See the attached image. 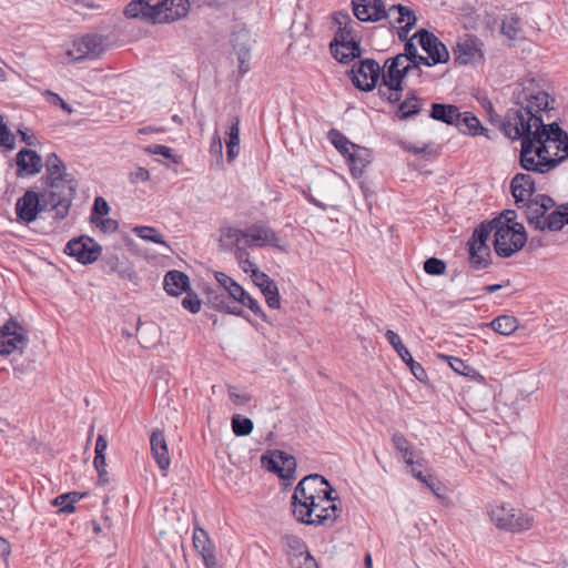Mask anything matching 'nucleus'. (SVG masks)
I'll use <instances>...</instances> for the list:
<instances>
[{"mask_svg": "<svg viewBox=\"0 0 568 568\" xmlns=\"http://www.w3.org/2000/svg\"><path fill=\"white\" fill-rule=\"evenodd\" d=\"M508 136L511 140H520L521 149L519 161L524 170L539 174H546L568 159V141L555 140L550 135L527 134Z\"/></svg>", "mask_w": 568, "mask_h": 568, "instance_id": "1", "label": "nucleus"}, {"mask_svg": "<svg viewBox=\"0 0 568 568\" xmlns=\"http://www.w3.org/2000/svg\"><path fill=\"white\" fill-rule=\"evenodd\" d=\"M516 108L507 111L505 120L500 124L506 136H520V132H529L530 123L535 118H541L540 113L550 109L555 100L546 91H531L524 88L515 95Z\"/></svg>", "mask_w": 568, "mask_h": 568, "instance_id": "2", "label": "nucleus"}, {"mask_svg": "<svg viewBox=\"0 0 568 568\" xmlns=\"http://www.w3.org/2000/svg\"><path fill=\"white\" fill-rule=\"evenodd\" d=\"M53 191L37 192L33 189L27 190L20 196L14 206L17 221L29 225L34 222L42 212H54V220H64L70 210L64 205L69 200H57Z\"/></svg>", "mask_w": 568, "mask_h": 568, "instance_id": "3", "label": "nucleus"}, {"mask_svg": "<svg viewBox=\"0 0 568 568\" xmlns=\"http://www.w3.org/2000/svg\"><path fill=\"white\" fill-rule=\"evenodd\" d=\"M189 0H162L151 4V0H131L123 13L129 19H140L149 23H169L185 17Z\"/></svg>", "mask_w": 568, "mask_h": 568, "instance_id": "4", "label": "nucleus"}, {"mask_svg": "<svg viewBox=\"0 0 568 568\" xmlns=\"http://www.w3.org/2000/svg\"><path fill=\"white\" fill-rule=\"evenodd\" d=\"M335 493L325 477L318 474H310L300 480L295 487L291 506L297 508L300 514L304 511V515H308V511L313 509L310 506H314L316 500L318 503L335 501L338 498L333 496Z\"/></svg>", "mask_w": 568, "mask_h": 568, "instance_id": "5", "label": "nucleus"}, {"mask_svg": "<svg viewBox=\"0 0 568 568\" xmlns=\"http://www.w3.org/2000/svg\"><path fill=\"white\" fill-rule=\"evenodd\" d=\"M43 165L45 174L41 181L47 187L44 191H53L57 200H69L64 205L70 210L77 193V180L67 172L65 164L55 153L48 154Z\"/></svg>", "mask_w": 568, "mask_h": 568, "instance_id": "6", "label": "nucleus"}, {"mask_svg": "<svg viewBox=\"0 0 568 568\" xmlns=\"http://www.w3.org/2000/svg\"><path fill=\"white\" fill-rule=\"evenodd\" d=\"M488 515L497 528L510 532L527 530L534 523L529 514L505 504L491 505Z\"/></svg>", "mask_w": 568, "mask_h": 568, "instance_id": "7", "label": "nucleus"}, {"mask_svg": "<svg viewBox=\"0 0 568 568\" xmlns=\"http://www.w3.org/2000/svg\"><path fill=\"white\" fill-rule=\"evenodd\" d=\"M527 242V233L520 223L499 224L495 232L494 248L498 256L509 257L520 251Z\"/></svg>", "mask_w": 568, "mask_h": 568, "instance_id": "8", "label": "nucleus"}, {"mask_svg": "<svg viewBox=\"0 0 568 568\" xmlns=\"http://www.w3.org/2000/svg\"><path fill=\"white\" fill-rule=\"evenodd\" d=\"M555 201L546 194H537L534 199L520 203L517 206L523 211V214L528 225L537 231H548V221L550 219L549 210L555 206Z\"/></svg>", "mask_w": 568, "mask_h": 568, "instance_id": "9", "label": "nucleus"}, {"mask_svg": "<svg viewBox=\"0 0 568 568\" xmlns=\"http://www.w3.org/2000/svg\"><path fill=\"white\" fill-rule=\"evenodd\" d=\"M314 504V506H311L313 509L308 511V515H304V511L300 514L297 508H293L296 520L308 526L332 527L341 516L342 508L335 501L318 503L316 500Z\"/></svg>", "mask_w": 568, "mask_h": 568, "instance_id": "10", "label": "nucleus"}, {"mask_svg": "<svg viewBox=\"0 0 568 568\" xmlns=\"http://www.w3.org/2000/svg\"><path fill=\"white\" fill-rule=\"evenodd\" d=\"M348 75L356 89L369 92L375 89L382 78V68L374 59H364L353 65Z\"/></svg>", "mask_w": 568, "mask_h": 568, "instance_id": "11", "label": "nucleus"}, {"mask_svg": "<svg viewBox=\"0 0 568 568\" xmlns=\"http://www.w3.org/2000/svg\"><path fill=\"white\" fill-rule=\"evenodd\" d=\"M263 467L276 474L281 479L293 480L296 471V459L293 455L280 449L266 452L261 458Z\"/></svg>", "mask_w": 568, "mask_h": 568, "instance_id": "12", "label": "nucleus"}, {"mask_svg": "<svg viewBox=\"0 0 568 568\" xmlns=\"http://www.w3.org/2000/svg\"><path fill=\"white\" fill-rule=\"evenodd\" d=\"M64 253L74 257L79 263L87 265L92 264L100 257L102 247L92 237L81 235L67 243Z\"/></svg>", "mask_w": 568, "mask_h": 568, "instance_id": "13", "label": "nucleus"}, {"mask_svg": "<svg viewBox=\"0 0 568 568\" xmlns=\"http://www.w3.org/2000/svg\"><path fill=\"white\" fill-rule=\"evenodd\" d=\"M28 341L27 329L13 317L0 326L1 355H10L13 351L24 347Z\"/></svg>", "mask_w": 568, "mask_h": 568, "instance_id": "14", "label": "nucleus"}, {"mask_svg": "<svg viewBox=\"0 0 568 568\" xmlns=\"http://www.w3.org/2000/svg\"><path fill=\"white\" fill-rule=\"evenodd\" d=\"M410 71L412 65L405 64L400 55L389 58L382 69V85H386L388 91H403L404 80Z\"/></svg>", "mask_w": 568, "mask_h": 568, "instance_id": "15", "label": "nucleus"}, {"mask_svg": "<svg viewBox=\"0 0 568 568\" xmlns=\"http://www.w3.org/2000/svg\"><path fill=\"white\" fill-rule=\"evenodd\" d=\"M413 38H417L419 45L428 54L427 58H429L430 67L446 63L449 60V52L446 45L428 30L420 29Z\"/></svg>", "mask_w": 568, "mask_h": 568, "instance_id": "16", "label": "nucleus"}, {"mask_svg": "<svg viewBox=\"0 0 568 568\" xmlns=\"http://www.w3.org/2000/svg\"><path fill=\"white\" fill-rule=\"evenodd\" d=\"M104 51L103 39L98 34H85L75 39L72 48L68 50V55L75 61L83 59H94L100 57Z\"/></svg>", "mask_w": 568, "mask_h": 568, "instance_id": "17", "label": "nucleus"}, {"mask_svg": "<svg viewBox=\"0 0 568 568\" xmlns=\"http://www.w3.org/2000/svg\"><path fill=\"white\" fill-rule=\"evenodd\" d=\"M353 13L362 22H377L392 14L383 0H352Z\"/></svg>", "mask_w": 568, "mask_h": 568, "instance_id": "18", "label": "nucleus"}, {"mask_svg": "<svg viewBox=\"0 0 568 568\" xmlns=\"http://www.w3.org/2000/svg\"><path fill=\"white\" fill-rule=\"evenodd\" d=\"M385 337L387 342L393 346L395 352L398 354V356L402 358V361L409 367L415 378L418 379L419 382H425L428 378L425 368L422 366V364L414 361L409 351L402 343V339L398 336V334L392 329H387L385 333Z\"/></svg>", "mask_w": 568, "mask_h": 568, "instance_id": "19", "label": "nucleus"}, {"mask_svg": "<svg viewBox=\"0 0 568 568\" xmlns=\"http://www.w3.org/2000/svg\"><path fill=\"white\" fill-rule=\"evenodd\" d=\"M193 545L196 551L201 555L205 568H221L215 556V546L203 528H194Z\"/></svg>", "mask_w": 568, "mask_h": 568, "instance_id": "20", "label": "nucleus"}, {"mask_svg": "<svg viewBox=\"0 0 568 568\" xmlns=\"http://www.w3.org/2000/svg\"><path fill=\"white\" fill-rule=\"evenodd\" d=\"M252 280L261 290L270 308L277 310L281 306V296L276 283L264 272L253 270Z\"/></svg>", "mask_w": 568, "mask_h": 568, "instance_id": "21", "label": "nucleus"}, {"mask_svg": "<svg viewBox=\"0 0 568 568\" xmlns=\"http://www.w3.org/2000/svg\"><path fill=\"white\" fill-rule=\"evenodd\" d=\"M254 244L280 247V239L273 230L253 225L244 231V247H252Z\"/></svg>", "mask_w": 568, "mask_h": 568, "instance_id": "22", "label": "nucleus"}, {"mask_svg": "<svg viewBox=\"0 0 568 568\" xmlns=\"http://www.w3.org/2000/svg\"><path fill=\"white\" fill-rule=\"evenodd\" d=\"M18 176H30L41 172L43 162L41 156L33 150L22 149L16 155Z\"/></svg>", "mask_w": 568, "mask_h": 568, "instance_id": "23", "label": "nucleus"}, {"mask_svg": "<svg viewBox=\"0 0 568 568\" xmlns=\"http://www.w3.org/2000/svg\"><path fill=\"white\" fill-rule=\"evenodd\" d=\"M480 44L477 39L466 40L464 42H458L454 49V61L456 64L464 65L468 63H474L477 60H483L484 54L480 49Z\"/></svg>", "mask_w": 568, "mask_h": 568, "instance_id": "24", "label": "nucleus"}, {"mask_svg": "<svg viewBox=\"0 0 568 568\" xmlns=\"http://www.w3.org/2000/svg\"><path fill=\"white\" fill-rule=\"evenodd\" d=\"M511 194L516 206L530 200L535 193V180L529 174L517 173L510 182Z\"/></svg>", "mask_w": 568, "mask_h": 568, "instance_id": "25", "label": "nucleus"}, {"mask_svg": "<svg viewBox=\"0 0 568 568\" xmlns=\"http://www.w3.org/2000/svg\"><path fill=\"white\" fill-rule=\"evenodd\" d=\"M151 453L162 471H166L170 467L171 460L169 456L168 445L164 434L160 429H155L150 438Z\"/></svg>", "mask_w": 568, "mask_h": 568, "instance_id": "26", "label": "nucleus"}, {"mask_svg": "<svg viewBox=\"0 0 568 568\" xmlns=\"http://www.w3.org/2000/svg\"><path fill=\"white\" fill-rule=\"evenodd\" d=\"M250 34L246 31H240L233 34L232 44L237 55L239 70L241 74H245L250 70Z\"/></svg>", "mask_w": 568, "mask_h": 568, "instance_id": "27", "label": "nucleus"}, {"mask_svg": "<svg viewBox=\"0 0 568 568\" xmlns=\"http://www.w3.org/2000/svg\"><path fill=\"white\" fill-rule=\"evenodd\" d=\"M165 292L171 296H179L190 288L189 276L178 270L169 271L163 281Z\"/></svg>", "mask_w": 568, "mask_h": 568, "instance_id": "28", "label": "nucleus"}, {"mask_svg": "<svg viewBox=\"0 0 568 568\" xmlns=\"http://www.w3.org/2000/svg\"><path fill=\"white\" fill-rule=\"evenodd\" d=\"M389 11H392V13L394 11H396L398 13V18L395 20L396 23L400 24L402 22L407 20L406 24L399 27L397 30L398 39L406 43V41L409 40L408 32L415 27V24L417 22V18H416L414 11L403 4L390 6Z\"/></svg>", "mask_w": 568, "mask_h": 568, "instance_id": "29", "label": "nucleus"}, {"mask_svg": "<svg viewBox=\"0 0 568 568\" xmlns=\"http://www.w3.org/2000/svg\"><path fill=\"white\" fill-rule=\"evenodd\" d=\"M347 161L352 175L358 178L372 161L371 151L367 148L355 144V148H353L347 156Z\"/></svg>", "mask_w": 568, "mask_h": 568, "instance_id": "30", "label": "nucleus"}, {"mask_svg": "<svg viewBox=\"0 0 568 568\" xmlns=\"http://www.w3.org/2000/svg\"><path fill=\"white\" fill-rule=\"evenodd\" d=\"M455 126L464 134L470 135H485L488 139H491L489 135V130L484 128L480 121L471 113L464 112L460 113L458 121H456Z\"/></svg>", "mask_w": 568, "mask_h": 568, "instance_id": "31", "label": "nucleus"}, {"mask_svg": "<svg viewBox=\"0 0 568 568\" xmlns=\"http://www.w3.org/2000/svg\"><path fill=\"white\" fill-rule=\"evenodd\" d=\"M530 130L528 134H537L540 138L541 134L550 135V138L559 141H568V133L560 128L557 122L546 124L542 118H535L532 123L529 124Z\"/></svg>", "mask_w": 568, "mask_h": 568, "instance_id": "32", "label": "nucleus"}, {"mask_svg": "<svg viewBox=\"0 0 568 568\" xmlns=\"http://www.w3.org/2000/svg\"><path fill=\"white\" fill-rule=\"evenodd\" d=\"M414 39L415 38L412 37L409 40L406 41V43L404 44V53H399L398 55L403 58L404 62L408 61V64L412 65V70L416 72L417 77H420V65L430 67V61L429 58L418 54L417 48L413 42Z\"/></svg>", "mask_w": 568, "mask_h": 568, "instance_id": "33", "label": "nucleus"}, {"mask_svg": "<svg viewBox=\"0 0 568 568\" xmlns=\"http://www.w3.org/2000/svg\"><path fill=\"white\" fill-rule=\"evenodd\" d=\"M429 116L448 125H455L460 116L456 105L445 103H432Z\"/></svg>", "mask_w": 568, "mask_h": 568, "instance_id": "34", "label": "nucleus"}, {"mask_svg": "<svg viewBox=\"0 0 568 568\" xmlns=\"http://www.w3.org/2000/svg\"><path fill=\"white\" fill-rule=\"evenodd\" d=\"M108 448V442L105 436L99 435L95 442V457L93 465L99 474V483L106 485L109 483L108 473L105 469V450Z\"/></svg>", "mask_w": 568, "mask_h": 568, "instance_id": "35", "label": "nucleus"}, {"mask_svg": "<svg viewBox=\"0 0 568 568\" xmlns=\"http://www.w3.org/2000/svg\"><path fill=\"white\" fill-rule=\"evenodd\" d=\"M244 245V231L236 227H225L221 230L220 246L222 250L232 252Z\"/></svg>", "mask_w": 568, "mask_h": 568, "instance_id": "36", "label": "nucleus"}, {"mask_svg": "<svg viewBox=\"0 0 568 568\" xmlns=\"http://www.w3.org/2000/svg\"><path fill=\"white\" fill-rule=\"evenodd\" d=\"M500 31L503 36L511 41L524 38V30L521 27V19L516 13L504 16L501 20Z\"/></svg>", "mask_w": 568, "mask_h": 568, "instance_id": "37", "label": "nucleus"}, {"mask_svg": "<svg viewBox=\"0 0 568 568\" xmlns=\"http://www.w3.org/2000/svg\"><path fill=\"white\" fill-rule=\"evenodd\" d=\"M469 264L475 270L486 268L490 264V248L488 245L468 244Z\"/></svg>", "mask_w": 568, "mask_h": 568, "instance_id": "38", "label": "nucleus"}, {"mask_svg": "<svg viewBox=\"0 0 568 568\" xmlns=\"http://www.w3.org/2000/svg\"><path fill=\"white\" fill-rule=\"evenodd\" d=\"M351 45H345V43H329L331 53L339 63L347 64L356 58H359L362 54V49L359 43H357V50H353L349 48Z\"/></svg>", "mask_w": 568, "mask_h": 568, "instance_id": "39", "label": "nucleus"}, {"mask_svg": "<svg viewBox=\"0 0 568 568\" xmlns=\"http://www.w3.org/2000/svg\"><path fill=\"white\" fill-rule=\"evenodd\" d=\"M499 224H503L500 219H494L490 222L481 223L477 229H475L468 244L487 245V240L490 233L493 231L496 232Z\"/></svg>", "mask_w": 568, "mask_h": 568, "instance_id": "40", "label": "nucleus"}, {"mask_svg": "<svg viewBox=\"0 0 568 568\" xmlns=\"http://www.w3.org/2000/svg\"><path fill=\"white\" fill-rule=\"evenodd\" d=\"M394 448L399 454V457L407 465H413L414 462V446L413 444L400 433H395L392 437Z\"/></svg>", "mask_w": 568, "mask_h": 568, "instance_id": "41", "label": "nucleus"}, {"mask_svg": "<svg viewBox=\"0 0 568 568\" xmlns=\"http://www.w3.org/2000/svg\"><path fill=\"white\" fill-rule=\"evenodd\" d=\"M422 111V100L414 93L408 94L406 99L399 103L397 116L400 120H407Z\"/></svg>", "mask_w": 568, "mask_h": 568, "instance_id": "42", "label": "nucleus"}, {"mask_svg": "<svg viewBox=\"0 0 568 568\" xmlns=\"http://www.w3.org/2000/svg\"><path fill=\"white\" fill-rule=\"evenodd\" d=\"M215 280L223 288L222 291L233 301L239 300V296H242L245 291L237 282L223 272H216Z\"/></svg>", "mask_w": 568, "mask_h": 568, "instance_id": "43", "label": "nucleus"}, {"mask_svg": "<svg viewBox=\"0 0 568 568\" xmlns=\"http://www.w3.org/2000/svg\"><path fill=\"white\" fill-rule=\"evenodd\" d=\"M439 357L448 363L454 372L459 375L475 379L479 373L459 357L440 354Z\"/></svg>", "mask_w": 568, "mask_h": 568, "instance_id": "44", "label": "nucleus"}, {"mask_svg": "<svg viewBox=\"0 0 568 568\" xmlns=\"http://www.w3.org/2000/svg\"><path fill=\"white\" fill-rule=\"evenodd\" d=\"M489 326L498 334L508 336L518 328V321L514 316L501 315L494 318Z\"/></svg>", "mask_w": 568, "mask_h": 568, "instance_id": "45", "label": "nucleus"}, {"mask_svg": "<svg viewBox=\"0 0 568 568\" xmlns=\"http://www.w3.org/2000/svg\"><path fill=\"white\" fill-rule=\"evenodd\" d=\"M327 138L331 143L338 150V152L347 159L348 154L355 148V143L351 142L341 131L337 129H331L327 133Z\"/></svg>", "mask_w": 568, "mask_h": 568, "instance_id": "46", "label": "nucleus"}, {"mask_svg": "<svg viewBox=\"0 0 568 568\" xmlns=\"http://www.w3.org/2000/svg\"><path fill=\"white\" fill-rule=\"evenodd\" d=\"M568 225V203L560 205L557 210L550 212L548 221V231H560L564 225Z\"/></svg>", "mask_w": 568, "mask_h": 568, "instance_id": "47", "label": "nucleus"}, {"mask_svg": "<svg viewBox=\"0 0 568 568\" xmlns=\"http://www.w3.org/2000/svg\"><path fill=\"white\" fill-rule=\"evenodd\" d=\"M234 302H237L242 306L247 307L251 312L254 313V315H256L263 322L271 323L268 316L263 311L260 303L255 298H253L246 291H244L243 295L239 296V300H235Z\"/></svg>", "mask_w": 568, "mask_h": 568, "instance_id": "48", "label": "nucleus"}, {"mask_svg": "<svg viewBox=\"0 0 568 568\" xmlns=\"http://www.w3.org/2000/svg\"><path fill=\"white\" fill-rule=\"evenodd\" d=\"M331 43H345V45H351L349 48L353 50H357V43L359 41L354 38V29L349 26H343L337 29L335 32L334 39Z\"/></svg>", "mask_w": 568, "mask_h": 568, "instance_id": "49", "label": "nucleus"}, {"mask_svg": "<svg viewBox=\"0 0 568 568\" xmlns=\"http://www.w3.org/2000/svg\"><path fill=\"white\" fill-rule=\"evenodd\" d=\"M231 424L233 433L239 437L250 435L254 428L252 419L242 417L241 415H234Z\"/></svg>", "mask_w": 568, "mask_h": 568, "instance_id": "50", "label": "nucleus"}, {"mask_svg": "<svg viewBox=\"0 0 568 568\" xmlns=\"http://www.w3.org/2000/svg\"><path fill=\"white\" fill-rule=\"evenodd\" d=\"M134 233L139 237H141L142 240H145V241H149V242H153V243H156V244H161V245H164V246L169 247V245L165 242L163 235L160 234L158 232V230L152 227V226H136L134 229Z\"/></svg>", "mask_w": 568, "mask_h": 568, "instance_id": "51", "label": "nucleus"}, {"mask_svg": "<svg viewBox=\"0 0 568 568\" xmlns=\"http://www.w3.org/2000/svg\"><path fill=\"white\" fill-rule=\"evenodd\" d=\"M207 303L212 308L223 312L230 302L227 301V296L223 291L211 290L207 292Z\"/></svg>", "mask_w": 568, "mask_h": 568, "instance_id": "52", "label": "nucleus"}, {"mask_svg": "<svg viewBox=\"0 0 568 568\" xmlns=\"http://www.w3.org/2000/svg\"><path fill=\"white\" fill-rule=\"evenodd\" d=\"M424 271L429 275H442L446 271V263L437 257H429L424 262Z\"/></svg>", "mask_w": 568, "mask_h": 568, "instance_id": "53", "label": "nucleus"}, {"mask_svg": "<svg viewBox=\"0 0 568 568\" xmlns=\"http://www.w3.org/2000/svg\"><path fill=\"white\" fill-rule=\"evenodd\" d=\"M186 295L182 300V306L192 314H196L201 310V301L196 293L190 288L185 292Z\"/></svg>", "mask_w": 568, "mask_h": 568, "instance_id": "54", "label": "nucleus"}, {"mask_svg": "<svg viewBox=\"0 0 568 568\" xmlns=\"http://www.w3.org/2000/svg\"><path fill=\"white\" fill-rule=\"evenodd\" d=\"M110 206L102 196H97L91 211V223H97L100 216H104L109 213Z\"/></svg>", "mask_w": 568, "mask_h": 568, "instance_id": "55", "label": "nucleus"}, {"mask_svg": "<svg viewBox=\"0 0 568 568\" xmlns=\"http://www.w3.org/2000/svg\"><path fill=\"white\" fill-rule=\"evenodd\" d=\"M145 151L150 154L162 155L166 159H171L174 163H179L180 160L172 153V149L162 144H153L145 148Z\"/></svg>", "mask_w": 568, "mask_h": 568, "instance_id": "56", "label": "nucleus"}, {"mask_svg": "<svg viewBox=\"0 0 568 568\" xmlns=\"http://www.w3.org/2000/svg\"><path fill=\"white\" fill-rule=\"evenodd\" d=\"M0 146L8 150H13L16 146V138L7 124H0Z\"/></svg>", "mask_w": 568, "mask_h": 568, "instance_id": "57", "label": "nucleus"}, {"mask_svg": "<svg viewBox=\"0 0 568 568\" xmlns=\"http://www.w3.org/2000/svg\"><path fill=\"white\" fill-rule=\"evenodd\" d=\"M210 153L216 158V163L220 165L223 161V144L217 131L212 136Z\"/></svg>", "mask_w": 568, "mask_h": 568, "instance_id": "58", "label": "nucleus"}, {"mask_svg": "<svg viewBox=\"0 0 568 568\" xmlns=\"http://www.w3.org/2000/svg\"><path fill=\"white\" fill-rule=\"evenodd\" d=\"M226 144H240V118L233 116L227 131Z\"/></svg>", "mask_w": 568, "mask_h": 568, "instance_id": "59", "label": "nucleus"}, {"mask_svg": "<svg viewBox=\"0 0 568 568\" xmlns=\"http://www.w3.org/2000/svg\"><path fill=\"white\" fill-rule=\"evenodd\" d=\"M44 95L47 97V101L49 103L59 105L68 114H71L73 112V109L59 94H57L50 90H47L44 92Z\"/></svg>", "mask_w": 568, "mask_h": 568, "instance_id": "60", "label": "nucleus"}, {"mask_svg": "<svg viewBox=\"0 0 568 568\" xmlns=\"http://www.w3.org/2000/svg\"><path fill=\"white\" fill-rule=\"evenodd\" d=\"M69 495L62 494L55 497L52 501V504L57 507H59V511L63 514H71L74 511L75 507L70 504V500L68 499Z\"/></svg>", "mask_w": 568, "mask_h": 568, "instance_id": "61", "label": "nucleus"}, {"mask_svg": "<svg viewBox=\"0 0 568 568\" xmlns=\"http://www.w3.org/2000/svg\"><path fill=\"white\" fill-rule=\"evenodd\" d=\"M229 397L233 404L237 406L245 405L251 400V395L247 393H239L234 386H229Z\"/></svg>", "mask_w": 568, "mask_h": 568, "instance_id": "62", "label": "nucleus"}, {"mask_svg": "<svg viewBox=\"0 0 568 568\" xmlns=\"http://www.w3.org/2000/svg\"><path fill=\"white\" fill-rule=\"evenodd\" d=\"M129 180L133 184L146 182L150 180V172L146 169L139 166L130 173Z\"/></svg>", "mask_w": 568, "mask_h": 568, "instance_id": "63", "label": "nucleus"}, {"mask_svg": "<svg viewBox=\"0 0 568 568\" xmlns=\"http://www.w3.org/2000/svg\"><path fill=\"white\" fill-rule=\"evenodd\" d=\"M123 262L116 255L105 256L103 258V267L106 273H114L120 270Z\"/></svg>", "mask_w": 568, "mask_h": 568, "instance_id": "64", "label": "nucleus"}]
</instances>
